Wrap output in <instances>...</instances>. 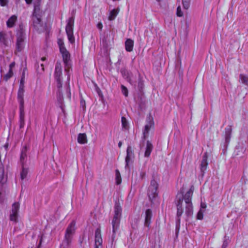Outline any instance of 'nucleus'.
<instances>
[{
  "label": "nucleus",
  "instance_id": "nucleus-40",
  "mask_svg": "<svg viewBox=\"0 0 248 248\" xmlns=\"http://www.w3.org/2000/svg\"><path fill=\"white\" fill-rule=\"evenodd\" d=\"M177 16L179 17H181L183 16V13L181 10L180 6L178 7L177 8Z\"/></svg>",
  "mask_w": 248,
  "mask_h": 248
},
{
  "label": "nucleus",
  "instance_id": "nucleus-28",
  "mask_svg": "<svg viewBox=\"0 0 248 248\" xmlns=\"http://www.w3.org/2000/svg\"><path fill=\"white\" fill-rule=\"evenodd\" d=\"M121 73L124 77L127 79L128 81L131 83L130 74L125 70H123L121 71Z\"/></svg>",
  "mask_w": 248,
  "mask_h": 248
},
{
  "label": "nucleus",
  "instance_id": "nucleus-32",
  "mask_svg": "<svg viewBox=\"0 0 248 248\" xmlns=\"http://www.w3.org/2000/svg\"><path fill=\"white\" fill-rule=\"evenodd\" d=\"M13 72L12 70H9L8 73L3 76V79L5 81H7L13 76Z\"/></svg>",
  "mask_w": 248,
  "mask_h": 248
},
{
  "label": "nucleus",
  "instance_id": "nucleus-43",
  "mask_svg": "<svg viewBox=\"0 0 248 248\" xmlns=\"http://www.w3.org/2000/svg\"><path fill=\"white\" fill-rule=\"evenodd\" d=\"M15 62H12L9 65V70H12V68L15 66Z\"/></svg>",
  "mask_w": 248,
  "mask_h": 248
},
{
  "label": "nucleus",
  "instance_id": "nucleus-29",
  "mask_svg": "<svg viewBox=\"0 0 248 248\" xmlns=\"http://www.w3.org/2000/svg\"><path fill=\"white\" fill-rule=\"evenodd\" d=\"M239 78L242 83L248 85V77L240 74Z\"/></svg>",
  "mask_w": 248,
  "mask_h": 248
},
{
  "label": "nucleus",
  "instance_id": "nucleus-11",
  "mask_svg": "<svg viewBox=\"0 0 248 248\" xmlns=\"http://www.w3.org/2000/svg\"><path fill=\"white\" fill-rule=\"evenodd\" d=\"M27 151L28 148L26 146H24L21 149L20 156V163L21 166H24L27 161Z\"/></svg>",
  "mask_w": 248,
  "mask_h": 248
},
{
  "label": "nucleus",
  "instance_id": "nucleus-2",
  "mask_svg": "<svg viewBox=\"0 0 248 248\" xmlns=\"http://www.w3.org/2000/svg\"><path fill=\"white\" fill-rule=\"evenodd\" d=\"M54 78L57 88V101L58 105L64 113L63 99L61 93L62 87V67L60 62H57L55 65Z\"/></svg>",
  "mask_w": 248,
  "mask_h": 248
},
{
  "label": "nucleus",
  "instance_id": "nucleus-41",
  "mask_svg": "<svg viewBox=\"0 0 248 248\" xmlns=\"http://www.w3.org/2000/svg\"><path fill=\"white\" fill-rule=\"evenodd\" d=\"M145 174H146V172L145 171H141L140 172V178L141 179H143L144 177H145Z\"/></svg>",
  "mask_w": 248,
  "mask_h": 248
},
{
  "label": "nucleus",
  "instance_id": "nucleus-25",
  "mask_svg": "<svg viewBox=\"0 0 248 248\" xmlns=\"http://www.w3.org/2000/svg\"><path fill=\"white\" fill-rule=\"evenodd\" d=\"M36 8H34V12L32 15V20L33 23H35L36 24L40 23L41 21L40 18L36 14Z\"/></svg>",
  "mask_w": 248,
  "mask_h": 248
},
{
  "label": "nucleus",
  "instance_id": "nucleus-47",
  "mask_svg": "<svg viewBox=\"0 0 248 248\" xmlns=\"http://www.w3.org/2000/svg\"><path fill=\"white\" fill-rule=\"evenodd\" d=\"M25 1L27 4H29L31 3L32 0H25Z\"/></svg>",
  "mask_w": 248,
  "mask_h": 248
},
{
  "label": "nucleus",
  "instance_id": "nucleus-46",
  "mask_svg": "<svg viewBox=\"0 0 248 248\" xmlns=\"http://www.w3.org/2000/svg\"><path fill=\"white\" fill-rule=\"evenodd\" d=\"M227 247V244L225 243V242L224 241L221 248H226Z\"/></svg>",
  "mask_w": 248,
  "mask_h": 248
},
{
  "label": "nucleus",
  "instance_id": "nucleus-1",
  "mask_svg": "<svg viewBox=\"0 0 248 248\" xmlns=\"http://www.w3.org/2000/svg\"><path fill=\"white\" fill-rule=\"evenodd\" d=\"M194 190V187L192 186L184 196L182 193H178L176 196L175 204L177 207V217L178 223L180 222V217L184 213V208L187 216H191L193 214L191 199Z\"/></svg>",
  "mask_w": 248,
  "mask_h": 248
},
{
  "label": "nucleus",
  "instance_id": "nucleus-35",
  "mask_svg": "<svg viewBox=\"0 0 248 248\" xmlns=\"http://www.w3.org/2000/svg\"><path fill=\"white\" fill-rule=\"evenodd\" d=\"M4 175V168L3 165L0 162V182L2 180Z\"/></svg>",
  "mask_w": 248,
  "mask_h": 248
},
{
  "label": "nucleus",
  "instance_id": "nucleus-16",
  "mask_svg": "<svg viewBox=\"0 0 248 248\" xmlns=\"http://www.w3.org/2000/svg\"><path fill=\"white\" fill-rule=\"evenodd\" d=\"M152 217V212L150 209H147L145 212V219L144 225L149 227L151 219Z\"/></svg>",
  "mask_w": 248,
  "mask_h": 248
},
{
  "label": "nucleus",
  "instance_id": "nucleus-49",
  "mask_svg": "<svg viewBox=\"0 0 248 248\" xmlns=\"http://www.w3.org/2000/svg\"><path fill=\"white\" fill-rule=\"evenodd\" d=\"M95 248H101V245H95Z\"/></svg>",
  "mask_w": 248,
  "mask_h": 248
},
{
  "label": "nucleus",
  "instance_id": "nucleus-20",
  "mask_svg": "<svg viewBox=\"0 0 248 248\" xmlns=\"http://www.w3.org/2000/svg\"><path fill=\"white\" fill-rule=\"evenodd\" d=\"M119 12H120L119 8H117L116 9H114L112 10L111 11H110L109 12V16H108V19L109 20H114L117 16Z\"/></svg>",
  "mask_w": 248,
  "mask_h": 248
},
{
  "label": "nucleus",
  "instance_id": "nucleus-6",
  "mask_svg": "<svg viewBox=\"0 0 248 248\" xmlns=\"http://www.w3.org/2000/svg\"><path fill=\"white\" fill-rule=\"evenodd\" d=\"M76 222L75 220L73 221L67 227L65 234V240L63 242V244L65 243L67 245H69L72 241L73 234L75 232Z\"/></svg>",
  "mask_w": 248,
  "mask_h": 248
},
{
  "label": "nucleus",
  "instance_id": "nucleus-19",
  "mask_svg": "<svg viewBox=\"0 0 248 248\" xmlns=\"http://www.w3.org/2000/svg\"><path fill=\"white\" fill-rule=\"evenodd\" d=\"M153 146L152 144L151 143L150 141L148 140L147 141L146 150H145V152L144 153L145 157H148L150 156L151 153L153 150Z\"/></svg>",
  "mask_w": 248,
  "mask_h": 248
},
{
  "label": "nucleus",
  "instance_id": "nucleus-37",
  "mask_svg": "<svg viewBox=\"0 0 248 248\" xmlns=\"http://www.w3.org/2000/svg\"><path fill=\"white\" fill-rule=\"evenodd\" d=\"M122 92L124 95L127 97L128 94V91L127 89L124 85L121 86Z\"/></svg>",
  "mask_w": 248,
  "mask_h": 248
},
{
  "label": "nucleus",
  "instance_id": "nucleus-21",
  "mask_svg": "<svg viewBox=\"0 0 248 248\" xmlns=\"http://www.w3.org/2000/svg\"><path fill=\"white\" fill-rule=\"evenodd\" d=\"M16 20V16L13 15L12 16H11L7 21L6 24L7 26L9 28L13 27Z\"/></svg>",
  "mask_w": 248,
  "mask_h": 248
},
{
  "label": "nucleus",
  "instance_id": "nucleus-4",
  "mask_svg": "<svg viewBox=\"0 0 248 248\" xmlns=\"http://www.w3.org/2000/svg\"><path fill=\"white\" fill-rule=\"evenodd\" d=\"M122 215V208L119 203H116L114 207V216L113 217L112 225L113 228V236L119 226Z\"/></svg>",
  "mask_w": 248,
  "mask_h": 248
},
{
  "label": "nucleus",
  "instance_id": "nucleus-18",
  "mask_svg": "<svg viewBox=\"0 0 248 248\" xmlns=\"http://www.w3.org/2000/svg\"><path fill=\"white\" fill-rule=\"evenodd\" d=\"M134 42L130 39H127L125 42V49L128 52H131L133 50Z\"/></svg>",
  "mask_w": 248,
  "mask_h": 248
},
{
  "label": "nucleus",
  "instance_id": "nucleus-8",
  "mask_svg": "<svg viewBox=\"0 0 248 248\" xmlns=\"http://www.w3.org/2000/svg\"><path fill=\"white\" fill-rule=\"evenodd\" d=\"M16 36V51L20 52L24 47V41L25 36L23 32H18Z\"/></svg>",
  "mask_w": 248,
  "mask_h": 248
},
{
  "label": "nucleus",
  "instance_id": "nucleus-12",
  "mask_svg": "<svg viewBox=\"0 0 248 248\" xmlns=\"http://www.w3.org/2000/svg\"><path fill=\"white\" fill-rule=\"evenodd\" d=\"M208 158V153L207 152L204 153L202 156V160L201 163V170L202 172L204 173V171L206 170L207 166L208 165L207 162Z\"/></svg>",
  "mask_w": 248,
  "mask_h": 248
},
{
  "label": "nucleus",
  "instance_id": "nucleus-27",
  "mask_svg": "<svg viewBox=\"0 0 248 248\" xmlns=\"http://www.w3.org/2000/svg\"><path fill=\"white\" fill-rule=\"evenodd\" d=\"M232 131V129L231 126H229L228 127H227L225 129V138H226V141H229V140L230 138V137H231Z\"/></svg>",
  "mask_w": 248,
  "mask_h": 248
},
{
  "label": "nucleus",
  "instance_id": "nucleus-48",
  "mask_svg": "<svg viewBox=\"0 0 248 248\" xmlns=\"http://www.w3.org/2000/svg\"><path fill=\"white\" fill-rule=\"evenodd\" d=\"M122 143L121 141H120L119 143H118V146L119 148H120L122 146Z\"/></svg>",
  "mask_w": 248,
  "mask_h": 248
},
{
  "label": "nucleus",
  "instance_id": "nucleus-15",
  "mask_svg": "<svg viewBox=\"0 0 248 248\" xmlns=\"http://www.w3.org/2000/svg\"><path fill=\"white\" fill-rule=\"evenodd\" d=\"M102 239L101 235V231L99 229H97L95 232V245H101Z\"/></svg>",
  "mask_w": 248,
  "mask_h": 248
},
{
  "label": "nucleus",
  "instance_id": "nucleus-24",
  "mask_svg": "<svg viewBox=\"0 0 248 248\" xmlns=\"http://www.w3.org/2000/svg\"><path fill=\"white\" fill-rule=\"evenodd\" d=\"M144 88V81L140 75L139 74L138 82V88L140 92H142V90Z\"/></svg>",
  "mask_w": 248,
  "mask_h": 248
},
{
  "label": "nucleus",
  "instance_id": "nucleus-30",
  "mask_svg": "<svg viewBox=\"0 0 248 248\" xmlns=\"http://www.w3.org/2000/svg\"><path fill=\"white\" fill-rule=\"evenodd\" d=\"M122 124L123 128L125 130H127L129 128L128 123L125 117H122Z\"/></svg>",
  "mask_w": 248,
  "mask_h": 248
},
{
  "label": "nucleus",
  "instance_id": "nucleus-34",
  "mask_svg": "<svg viewBox=\"0 0 248 248\" xmlns=\"http://www.w3.org/2000/svg\"><path fill=\"white\" fill-rule=\"evenodd\" d=\"M182 3L185 9H188L190 6V0H182Z\"/></svg>",
  "mask_w": 248,
  "mask_h": 248
},
{
  "label": "nucleus",
  "instance_id": "nucleus-9",
  "mask_svg": "<svg viewBox=\"0 0 248 248\" xmlns=\"http://www.w3.org/2000/svg\"><path fill=\"white\" fill-rule=\"evenodd\" d=\"M19 209V204L15 202L12 205V210L10 215V219L11 221L16 222L17 221L18 213Z\"/></svg>",
  "mask_w": 248,
  "mask_h": 248
},
{
  "label": "nucleus",
  "instance_id": "nucleus-38",
  "mask_svg": "<svg viewBox=\"0 0 248 248\" xmlns=\"http://www.w3.org/2000/svg\"><path fill=\"white\" fill-rule=\"evenodd\" d=\"M204 211L202 210V209H200V210L198 212L197 214V219L201 220L203 218V213Z\"/></svg>",
  "mask_w": 248,
  "mask_h": 248
},
{
  "label": "nucleus",
  "instance_id": "nucleus-13",
  "mask_svg": "<svg viewBox=\"0 0 248 248\" xmlns=\"http://www.w3.org/2000/svg\"><path fill=\"white\" fill-rule=\"evenodd\" d=\"M24 91L22 89H19L18 92L17 99L19 103V109H24Z\"/></svg>",
  "mask_w": 248,
  "mask_h": 248
},
{
  "label": "nucleus",
  "instance_id": "nucleus-51",
  "mask_svg": "<svg viewBox=\"0 0 248 248\" xmlns=\"http://www.w3.org/2000/svg\"><path fill=\"white\" fill-rule=\"evenodd\" d=\"M69 76H68V77H67V80H69Z\"/></svg>",
  "mask_w": 248,
  "mask_h": 248
},
{
  "label": "nucleus",
  "instance_id": "nucleus-26",
  "mask_svg": "<svg viewBox=\"0 0 248 248\" xmlns=\"http://www.w3.org/2000/svg\"><path fill=\"white\" fill-rule=\"evenodd\" d=\"M22 171L20 173V178L22 180L26 178L28 173V170L27 168H26L24 167V166H22Z\"/></svg>",
  "mask_w": 248,
  "mask_h": 248
},
{
  "label": "nucleus",
  "instance_id": "nucleus-42",
  "mask_svg": "<svg viewBox=\"0 0 248 248\" xmlns=\"http://www.w3.org/2000/svg\"><path fill=\"white\" fill-rule=\"evenodd\" d=\"M201 207L202 210L205 209L206 207V205L205 203L202 202L201 203Z\"/></svg>",
  "mask_w": 248,
  "mask_h": 248
},
{
  "label": "nucleus",
  "instance_id": "nucleus-22",
  "mask_svg": "<svg viewBox=\"0 0 248 248\" xmlns=\"http://www.w3.org/2000/svg\"><path fill=\"white\" fill-rule=\"evenodd\" d=\"M87 138L86 134H78V143L80 144H85L87 142Z\"/></svg>",
  "mask_w": 248,
  "mask_h": 248
},
{
  "label": "nucleus",
  "instance_id": "nucleus-14",
  "mask_svg": "<svg viewBox=\"0 0 248 248\" xmlns=\"http://www.w3.org/2000/svg\"><path fill=\"white\" fill-rule=\"evenodd\" d=\"M154 125V121L153 118L150 115L148 118V123L145 125L143 134L145 136L146 134H148L151 128Z\"/></svg>",
  "mask_w": 248,
  "mask_h": 248
},
{
  "label": "nucleus",
  "instance_id": "nucleus-45",
  "mask_svg": "<svg viewBox=\"0 0 248 248\" xmlns=\"http://www.w3.org/2000/svg\"><path fill=\"white\" fill-rule=\"evenodd\" d=\"M97 26L98 29L102 30V27H103V25H102V24L101 23H98L97 24Z\"/></svg>",
  "mask_w": 248,
  "mask_h": 248
},
{
  "label": "nucleus",
  "instance_id": "nucleus-7",
  "mask_svg": "<svg viewBox=\"0 0 248 248\" xmlns=\"http://www.w3.org/2000/svg\"><path fill=\"white\" fill-rule=\"evenodd\" d=\"M158 185L155 180L151 181L150 186L149 187L148 195L151 201L155 198L157 195V190Z\"/></svg>",
  "mask_w": 248,
  "mask_h": 248
},
{
  "label": "nucleus",
  "instance_id": "nucleus-36",
  "mask_svg": "<svg viewBox=\"0 0 248 248\" xmlns=\"http://www.w3.org/2000/svg\"><path fill=\"white\" fill-rule=\"evenodd\" d=\"M80 107L82 109V111L83 113L85 111L86 109V103L84 100L83 99V98L80 99Z\"/></svg>",
  "mask_w": 248,
  "mask_h": 248
},
{
  "label": "nucleus",
  "instance_id": "nucleus-52",
  "mask_svg": "<svg viewBox=\"0 0 248 248\" xmlns=\"http://www.w3.org/2000/svg\"><path fill=\"white\" fill-rule=\"evenodd\" d=\"M156 0L157 1H160V0Z\"/></svg>",
  "mask_w": 248,
  "mask_h": 248
},
{
  "label": "nucleus",
  "instance_id": "nucleus-31",
  "mask_svg": "<svg viewBox=\"0 0 248 248\" xmlns=\"http://www.w3.org/2000/svg\"><path fill=\"white\" fill-rule=\"evenodd\" d=\"M115 174H116V184L117 185H119L121 183V177L120 173L118 170H115Z\"/></svg>",
  "mask_w": 248,
  "mask_h": 248
},
{
  "label": "nucleus",
  "instance_id": "nucleus-3",
  "mask_svg": "<svg viewBox=\"0 0 248 248\" xmlns=\"http://www.w3.org/2000/svg\"><path fill=\"white\" fill-rule=\"evenodd\" d=\"M122 215V208L119 203H116L114 207V216L113 217L112 225L113 228V236L119 226Z\"/></svg>",
  "mask_w": 248,
  "mask_h": 248
},
{
  "label": "nucleus",
  "instance_id": "nucleus-39",
  "mask_svg": "<svg viewBox=\"0 0 248 248\" xmlns=\"http://www.w3.org/2000/svg\"><path fill=\"white\" fill-rule=\"evenodd\" d=\"M9 0H0V5L1 6H5L7 5Z\"/></svg>",
  "mask_w": 248,
  "mask_h": 248
},
{
  "label": "nucleus",
  "instance_id": "nucleus-17",
  "mask_svg": "<svg viewBox=\"0 0 248 248\" xmlns=\"http://www.w3.org/2000/svg\"><path fill=\"white\" fill-rule=\"evenodd\" d=\"M25 125V112L24 109H19V127L20 129L24 127Z\"/></svg>",
  "mask_w": 248,
  "mask_h": 248
},
{
  "label": "nucleus",
  "instance_id": "nucleus-10",
  "mask_svg": "<svg viewBox=\"0 0 248 248\" xmlns=\"http://www.w3.org/2000/svg\"><path fill=\"white\" fill-rule=\"evenodd\" d=\"M134 158V154L131 146H128L126 150V156L125 157V168H129V163Z\"/></svg>",
  "mask_w": 248,
  "mask_h": 248
},
{
  "label": "nucleus",
  "instance_id": "nucleus-44",
  "mask_svg": "<svg viewBox=\"0 0 248 248\" xmlns=\"http://www.w3.org/2000/svg\"><path fill=\"white\" fill-rule=\"evenodd\" d=\"M66 91H67V96H68V97L69 98H70L71 93H70V90H69V89L68 87L66 89Z\"/></svg>",
  "mask_w": 248,
  "mask_h": 248
},
{
  "label": "nucleus",
  "instance_id": "nucleus-23",
  "mask_svg": "<svg viewBox=\"0 0 248 248\" xmlns=\"http://www.w3.org/2000/svg\"><path fill=\"white\" fill-rule=\"evenodd\" d=\"M74 25V19L73 18H70L67 22L65 31H73Z\"/></svg>",
  "mask_w": 248,
  "mask_h": 248
},
{
  "label": "nucleus",
  "instance_id": "nucleus-33",
  "mask_svg": "<svg viewBox=\"0 0 248 248\" xmlns=\"http://www.w3.org/2000/svg\"><path fill=\"white\" fill-rule=\"evenodd\" d=\"M73 33V32H66L68 40L71 43H73L75 42V38Z\"/></svg>",
  "mask_w": 248,
  "mask_h": 248
},
{
  "label": "nucleus",
  "instance_id": "nucleus-5",
  "mask_svg": "<svg viewBox=\"0 0 248 248\" xmlns=\"http://www.w3.org/2000/svg\"><path fill=\"white\" fill-rule=\"evenodd\" d=\"M57 43L59 46L60 52L61 53L62 57L63 62L64 63L65 66L68 67L69 62L70 60V54L65 48L63 41L62 39H58Z\"/></svg>",
  "mask_w": 248,
  "mask_h": 248
},
{
  "label": "nucleus",
  "instance_id": "nucleus-50",
  "mask_svg": "<svg viewBox=\"0 0 248 248\" xmlns=\"http://www.w3.org/2000/svg\"><path fill=\"white\" fill-rule=\"evenodd\" d=\"M45 60H46V58L45 57H42L41 58V60L43 61H45Z\"/></svg>",
  "mask_w": 248,
  "mask_h": 248
}]
</instances>
